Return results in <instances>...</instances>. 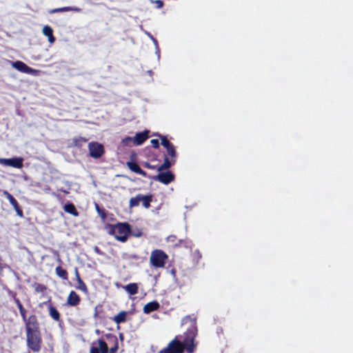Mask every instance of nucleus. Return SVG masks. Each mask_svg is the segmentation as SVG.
I'll return each mask as SVG.
<instances>
[{
  "mask_svg": "<svg viewBox=\"0 0 353 353\" xmlns=\"http://www.w3.org/2000/svg\"><path fill=\"white\" fill-rule=\"evenodd\" d=\"M181 323L183 325H188L183 335H176L159 353H183L185 350L188 353L194 352L197 345V343L195 342L198 333L196 320L190 316H186L183 318Z\"/></svg>",
  "mask_w": 353,
  "mask_h": 353,
  "instance_id": "1",
  "label": "nucleus"
},
{
  "mask_svg": "<svg viewBox=\"0 0 353 353\" xmlns=\"http://www.w3.org/2000/svg\"><path fill=\"white\" fill-rule=\"evenodd\" d=\"M108 234L113 236L118 241H127L131 232V226L127 222H119L116 224H107L105 227Z\"/></svg>",
  "mask_w": 353,
  "mask_h": 353,
  "instance_id": "2",
  "label": "nucleus"
},
{
  "mask_svg": "<svg viewBox=\"0 0 353 353\" xmlns=\"http://www.w3.org/2000/svg\"><path fill=\"white\" fill-rule=\"evenodd\" d=\"M26 335L28 347L34 352H39L43 344L40 324L26 329Z\"/></svg>",
  "mask_w": 353,
  "mask_h": 353,
  "instance_id": "3",
  "label": "nucleus"
},
{
  "mask_svg": "<svg viewBox=\"0 0 353 353\" xmlns=\"http://www.w3.org/2000/svg\"><path fill=\"white\" fill-rule=\"evenodd\" d=\"M168 259V256L164 251L156 249L151 252L150 261L152 266L159 268L165 266Z\"/></svg>",
  "mask_w": 353,
  "mask_h": 353,
  "instance_id": "4",
  "label": "nucleus"
},
{
  "mask_svg": "<svg viewBox=\"0 0 353 353\" xmlns=\"http://www.w3.org/2000/svg\"><path fill=\"white\" fill-rule=\"evenodd\" d=\"M152 199L153 196L151 194L147 195L138 194L136 196L130 198L129 201V208H136L141 203L143 208L148 209L151 206L150 203L152 201Z\"/></svg>",
  "mask_w": 353,
  "mask_h": 353,
  "instance_id": "5",
  "label": "nucleus"
},
{
  "mask_svg": "<svg viewBox=\"0 0 353 353\" xmlns=\"http://www.w3.org/2000/svg\"><path fill=\"white\" fill-rule=\"evenodd\" d=\"M149 178L154 181L161 182L165 185H168L174 181L175 176L171 171L159 172L157 175L152 176H149Z\"/></svg>",
  "mask_w": 353,
  "mask_h": 353,
  "instance_id": "6",
  "label": "nucleus"
},
{
  "mask_svg": "<svg viewBox=\"0 0 353 353\" xmlns=\"http://www.w3.org/2000/svg\"><path fill=\"white\" fill-rule=\"evenodd\" d=\"M88 150L90 156L94 159L100 158L105 152L103 145L96 141L89 143Z\"/></svg>",
  "mask_w": 353,
  "mask_h": 353,
  "instance_id": "7",
  "label": "nucleus"
},
{
  "mask_svg": "<svg viewBox=\"0 0 353 353\" xmlns=\"http://www.w3.org/2000/svg\"><path fill=\"white\" fill-rule=\"evenodd\" d=\"M23 159L21 157H14L11 159H0V163L15 168H21L23 167Z\"/></svg>",
  "mask_w": 353,
  "mask_h": 353,
  "instance_id": "8",
  "label": "nucleus"
},
{
  "mask_svg": "<svg viewBox=\"0 0 353 353\" xmlns=\"http://www.w3.org/2000/svg\"><path fill=\"white\" fill-rule=\"evenodd\" d=\"M3 195L9 201L10 203L12 205L14 210L16 211L17 214L20 218H23L24 216L23 212L21 209V208L20 207L18 201L15 199V198L8 191H4Z\"/></svg>",
  "mask_w": 353,
  "mask_h": 353,
  "instance_id": "9",
  "label": "nucleus"
},
{
  "mask_svg": "<svg viewBox=\"0 0 353 353\" xmlns=\"http://www.w3.org/2000/svg\"><path fill=\"white\" fill-rule=\"evenodd\" d=\"M98 347L91 346L90 353H110V348H108V343L103 339L97 340Z\"/></svg>",
  "mask_w": 353,
  "mask_h": 353,
  "instance_id": "10",
  "label": "nucleus"
},
{
  "mask_svg": "<svg viewBox=\"0 0 353 353\" xmlns=\"http://www.w3.org/2000/svg\"><path fill=\"white\" fill-rule=\"evenodd\" d=\"M21 316L25 324L26 329L33 327L34 325H37V324L39 323L38 318L35 314H31L29 316H27V313H25L21 315Z\"/></svg>",
  "mask_w": 353,
  "mask_h": 353,
  "instance_id": "11",
  "label": "nucleus"
},
{
  "mask_svg": "<svg viewBox=\"0 0 353 353\" xmlns=\"http://www.w3.org/2000/svg\"><path fill=\"white\" fill-rule=\"evenodd\" d=\"M43 304L48 305L49 315L54 321H55L57 322L61 321L60 313L57 310V308L53 306V305L51 302V300H48L47 301L43 302Z\"/></svg>",
  "mask_w": 353,
  "mask_h": 353,
  "instance_id": "12",
  "label": "nucleus"
},
{
  "mask_svg": "<svg viewBox=\"0 0 353 353\" xmlns=\"http://www.w3.org/2000/svg\"><path fill=\"white\" fill-rule=\"evenodd\" d=\"M104 336L110 344L113 345L110 348V353H117L119 350V342L117 336L112 333H108L105 334Z\"/></svg>",
  "mask_w": 353,
  "mask_h": 353,
  "instance_id": "13",
  "label": "nucleus"
},
{
  "mask_svg": "<svg viewBox=\"0 0 353 353\" xmlns=\"http://www.w3.org/2000/svg\"><path fill=\"white\" fill-rule=\"evenodd\" d=\"M74 275L77 283L75 285V288L85 294H87L88 292V287L85 282L81 279L77 268H74Z\"/></svg>",
  "mask_w": 353,
  "mask_h": 353,
  "instance_id": "14",
  "label": "nucleus"
},
{
  "mask_svg": "<svg viewBox=\"0 0 353 353\" xmlns=\"http://www.w3.org/2000/svg\"><path fill=\"white\" fill-rule=\"evenodd\" d=\"M81 302V297L79 295L75 292L72 290L67 298L66 303L69 306L76 307L79 305Z\"/></svg>",
  "mask_w": 353,
  "mask_h": 353,
  "instance_id": "15",
  "label": "nucleus"
},
{
  "mask_svg": "<svg viewBox=\"0 0 353 353\" xmlns=\"http://www.w3.org/2000/svg\"><path fill=\"white\" fill-rule=\"evenodd\" d=\"M148 130L137 133L134 137H133V144L135 145H140L143 144L148 139Z\"/></svg>",
  "mask_w": 353,
  "mask_h": 353,
  "instance_id": "16",
  "label": "nucleus"
},
{
  "mask_svg": "<svg viewBox=\"0 0 353 353\" xmlns=\"http://www.w3.org/2000/svg\"><path fill=\"white\" fill-rule=\"evenodd\" d=\"M127 165L128 167V168L133 172L136 173V174H139L144 177H148L149 176H148L146 172H145L144 170H143L140 166L138 165V163H137L136 162H134V161H128L127 162Z\"/></svg>",
  "mask_w": 353,
  "mask_h": 353,
  "instance_id": "17",
  "label": "nucleus"
},
{
  "mask_svg": "<svg viewBox=\"0 0 353 353\" xmlns=\"http://www.w3.org/2000/svg\"><path fill=\"white\" fill-rule=\"evenodd\" d=\"M12 66H13V68L18 70L19 71L24 72V73H27V74H30L33 71L32 68H31L30 67L27 65L25 63H23L21 61H17L13 62Z\"/></svg>",
  "mask_w": 353,
  "mask_h": 353,
  "instance_id": "18",
  "label": "nucleus"
},
{
  "mask_svg": "<svg viewBox=\"0 0 353 353\" xmlns=\"http://www.w3.org/2000/svg\"><path fill=\"white\" fill-rule=\"evenodd\" d=\"M176 159H173L169 158L168 156L165 155L163 159V163L160 166L158 167L157 171L161 172L163 170H166L171 168L176 163Z\"/></svg>",
  "mask_w": 353,
  "mask_h": 353,
  "instance_id": "19",
  "label": "nucleus"
},
{
  "mask_svg": "<svg viewBox=\"0 0 353 353\" xmlns=\"http://www.w3.org/2000/svg\"><path fill=\"white\" fill-rule=\"evenodd\" d=\"M160 307L159 303L157 301H151L145 304L143 307V312L145 314H150L159 310Z\"/></svg>",
  "mask_w": 353,
  "mask_h": 353,
  "instance_id": "20",
  "label": "nucleus"
},
{
  "mask_svg": "<svg viewBox=\"0 0 353 353\" xmlns=\"http://www.w3.org/2000/svg\"><path fill=\"white\" fill-rule=\"evenodd\" d=\"M42 32L45 36L48 37V41L50 43H53L55 41V37L53 35V30L50 26H45L43 28Z\"/></svg>",
  "mask_w": 353,
  "mask_h": 353,
  "instance_id": "21",
  "label": "nucleus"
},
{
  "mask_svg": "<svg viewBox=\"0 0 353 353\" xmlns=\"http://www.w3.org/2000/svg\"><path fill=\"white\" fill-rule=\"evenodd\" d=\"M63 208L66 212H68L74 216H78L79 215V213L77 211V210L76 209L74 205L72 203L65 204L64 205Z\"/></svg>",
  "mask_w": 353,
  "mask_h": 353,
  "instance_id": "22",
  "label": "nucleus"
},
{
  "mask_svg": "<svg viewBox=\"0 0 353 353\" xmlns=\"http://www.w3.org/2000/svg\"><path fill=\"white\" fill-rule=\"evenodd\" d=\"M127 314V312L121 311L113 318V321L117 324L124 323L126 321Z\"/></svg>",
  "mask_w": 353,
  "mask_h": 353,
  "instance_id": "23",
  "label": "nucleus"
},
{
  "mask_svg": "<svg viewBox=\"0 0 353 353\" xmlns=\"http://www.w3.org/2000/svg\"><path fill=\"white\" fill-rule=\"evenodd\" d=\"M55 273L59 277H60L63 280L68 279V272L60 265L57 266L55 268Z\"/></svg>",
  "mask_w": 353,
  "mask_h": 353,
  "instance_id": "24",
  "label": "nucleus"
},
{
  "mask_svg": "<svg viewBox=\"0 0 353 353\" xmlns=\"http://www.w3.org/2000/svg\"><path fill=\"white\" fill-rule=\"evenodd\" d=\"M124 289L130 295H134L138 293V285L135 283H131L124 287Z\"/></svg>",
  "mask_w": 353,
  "mask_h": 353,
  "instance_id": "25",
  "label": "nucleus"
},
{
  "mask_svg": "<svg viewBox=\"0 0 353 353\" xmlns=\"http://www.w3.org/2000/svg\"><path fill=\"white\" fill-rule=\"evenodd\" d=\"M8 294L10 296L12 297L13 301L16 303L19 310H24L25 307H23V304L21 303V301L19 300V299L17 296V292H13V291H10L8 292Z\"/></svg>",
  "mask_w": 353,
  "mask_h": 353,
  "instance_id": "26",
  "label": "nucleus"
},
{
  "mask_svg": "<svg viewBox=\"0 0 353 353\" xmlns=\"http://www.w3.org/2000/svg\"><path fill=\"white\" fill-rule=\"evenodd\" d=\"M88 141V139L82 137H75L72 139V145L77 148H81Z\"/></svg>",
  "mask_w": 353,
  "mask_h": 353,
  "instance_id": "27",
  "label": "nucleus"
},
{
  "mask_svg": "<svg viewBox=\"0 0 353 353\" xmlns=\"http://www.w3.org/2000/svg\"><path fill=\"white\" fill-rule=\"evenodd\" d=\"M166 151H167V154H165L166 156H168L169 158L176 160L177 153L176 151L175 146L174 145H172L170 147H169L168 148H167Z\"/></svg>",
  "mask_w": 353,
  "mask_h": 353,
  "instance_id": "28",
  "label": "nucleus"
},
{
  "mask_svg": "<svg viewBox=\"0 0 353 353\" xmlns=\"http://www.w3.org/2000/svg\"><path fill=\"white\" fill-rule=\"evenodd\" d=\"M32 287L34 288L36 293H43L47 290V287L45 285L37 282H34L32 284Z\"/></svg>",
  "mask_w": 353,
  "mask_h": 353,
  "instance_id": "29",
  "label": "nucleus"
},
{
  "mask_svg": "<svg viewBox=\"0 0 353 353\" xmlns=\"http://www.w3.org/2000/svg\"><path fill=\"white\" fill-rule=\"evenodd\" d=\"M74 10L75 9H74L71 7H62V8L50 10H49L48 12L50 14H54V13H57V12H68V11H71V10Z\"/></svg>",
  "mask_w": 353,
  "mask_h": 353,
  "instance_id": "30",
  "label": "nucleus"
},
{
  "mask_svg": "<svg viewBox=\"0 0 353 353\" xmlns=\"http://www.w3.org/2000/svg\"><path fill=\"white\" fill-rule=\"evenodd\" d=\"M161 140V145L165 148H168L169 147H170L171 145H172L173 144L172 143H170L168 139L166 138V137L165 136H163V135H161V134H159L158 135Z\"/></svg>",
  "mask_w": 353,
  "mask_h": 353,
  "instance_id": "31",
  "label": "nucleus"
},
{
  "mask_svg": "<svg viewBox=\"0 0 353 353\" xmlns=\"http://www.w3.org/2000/svg\"><path fill=\"white\" fill-rule=\"evenodd\" d=\"M143 234V230L141 228H136L135 230H132L130 233V236H132L134 237H141Z\"/></svg>",
  "mask_w": 353,
  "mask_h": 353,
  "instance_id": "32",
  "label": "nucleus"
},
{
  "mask_svg": "<svg viewBox=\"0 0 353 353\" xmlns=\"http://www.w3.org/2000/svg\"><path fill=\"white\" fill-rule=\"evenodd\" d=\"M95 209H96L97 212H98V214H99V216L102 219L106 218L107 214H106L105 209L101 208L97 203L95 204Z\"/></svg>",
  "mask_w": 353,
  "mask_h": 353,
  "instance_id": "33",
  "label": "nucleus"
},
{
  "mask_svg": "<svg viewBox=\"0 0 353 353\" xmlns=\"http://www.w3.org/2000/svg\"><path fill=\"white\" fill-rule=\"evenodd\" d=\"M192 257L193 259L198 263L199 261L202 258V254L199 250H195L192 252Z\"/></svg>",
  "mask_w": 353,
  "mask_h": 353,
  "instance_id": "34",
  "label": "nucleus"
},
{
  "mask_svg": "<svg viewBox=\"0 0 353 353\" xmlns=\"http://www.w3.org/2000/svg\"><path fill=\"white\" fill-rule=\"evenodd\" d=\"M121 143L124 145H130L132 143H133V138L130 137H126L122 139Z\"/></svg>",
  "mask_w": 353,
  "mask_h": 353,
  "instance_id": "35",
  "label": "nucleus"
},
{
  "mask_svg": "<svg viewBox=\"0 0 353 353\" xmlns=\"http://www.w3.org/2000/svg\"><path fill=\"white\" fill-rule=\"evenodd\" d=\"M152 3L155 4L157 8H161L163 6V1L162 0H150Z\"/></svg>",
  "mask_w": 353,
  "mask_h": 353,
  "instance_id": "36",
  "label": "nucleus"
},
{
  "mask_svg": "<svg viewBox=\"0 0 353 353\" xmlns=\"http://www.w3.org/2000/svg\"><path fill=\"white\" fill-rule=\"evenodd\" d=\"M143 166L145 168L150 169V170H157L159 166L151 165L149 162H143Z\"/></svg>",
  "mask_w": 353,
  "mask_h": 353,
  "instance_id": "37",
  "label": "nucleus"
},
{
  "mask_svg": "<svg viewBox=\"0 0 353 353\" xmlns=\"http://www.w3.org/2000/svg\"><path fill=\"white\" fill-rule=\"evenodd\" d=\"M150 143L154 148L158 149L159 148V142L158 139H152Z\"/></svg>",
  "mask_w": 353,
  "mask_h": 353,
  "instance_id": "38",
  "label": "nucleus"
},
{
  "mask_svg": "<svg viewBox=\"0 0 353 353\" xmlns=\"http://www.w3.org/2000/svg\"><path fill=\"white\" fill-rule=\"evenodd\" d=\"M54 254H56L57 256V261L59 263H62V261L59 256V252L57 251H55L54 252Z\"/></svg>",
  "mask_w": 353,
  "mask_h": 353,
  "instance_id": "39",
  "label": "nucleus"
},
{
  "mask_svg": "<svg viewBox=\"0 0 353 353\" xmlns=\"http://www.w3.org/2000/svg\"><path fill=\"white\" fill-rule=\"evenodd\" d=\"M19 313H20V315H22V314H23L25 313H27V311H26V309H24V310H20Z\"/></svg>",
  "mask_w": 353,
  "mask_h": 353,
  "instance_id": "40",
  "label": "nucleus"
},
{
  "mask_svg": "<svg viewBox=\"0 0 353 353\" xmlns=\"http://www.w3.org/2000/svg\"><path fill=\"white\" fill-rule=\"evenodd\" d=\"M119 338H120V339H121V341H123V334L122 333H120V334H119Z\"/></svg>",
  "mask_w": 353,
  "mask_h": 353,
  "instance_id": "41",
  "label": "nucleus"
},
{
  "mask_svg": "<svg viewBox=\"0 0 353 353\" xmlns=\"http://www.w3.org/2000/svg\"><path fill=\"white\" fill-rule=\"evenodd\" d=\"M97 312L96 311L95 313H94V316H97Z\"/></svg>",
  "mask_w": 353,
  "mask_h": 353,
  "instance_id": "42",
  "label": "nucleus"
}]
</instances>
